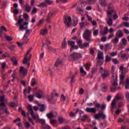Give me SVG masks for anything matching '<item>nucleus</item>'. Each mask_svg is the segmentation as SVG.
I'll list each match as a JSON object with an SVG mask.
<instances>
[{
	"label": "nucleus",
	"mask_w": 129,
	"mask_h": 129,
	"mask_svg": "<svg viewBox=\"0 0 129 129\" xmlns=\"http://www.w3.org/2000/svg\"><path fill=\"white\" fill-rule=\"evenodd\" d=\"M123 25L124 27H126V28H129V22H123Z\"/></svg>",
	"instance_id": "0e129e2a"
},
{
	"label": "nucleus",
	"mask_w": 129,
	"mask_h": 129,
	"mask_svg": "<svg viewBox=\"0 0 129 129\" xmlns=\"http://www.w3.org/2000/svg\"><path fill=\"white\" fill-rule=\"evenodd\" d=\"M44 21H45V19H42L40 20L38 22V23L36 24V26L37 27H40V26H41V25H42V24H43V23H44Z\"/></svg>",
	"instance_id": "72a5a7b5"
},
{
	"label": "nucleus",
	"mask_w": 129,
	"mask_h": 129,
	"mask_svg": "<svg viewBox=\"0 0 129 129\" xmlns=\"http://www.w3.org/2000/svg\"><path fill=\"white\" fill-rule=\"evenodd\" d=\"M117 87H111L110 88V91L111 92H114V91H117Z\"/></svg>",
	"instance_id": "c03bdc74"
},
{
	"label": "nucleus",
	"mask_w": 129,
	"mask_h": 129,
	"mask_svg": "<svg viewBox=\"0 0 129 129\" xmlns=\"http://www.w3.org/2000/svg\"><path fill=\"white\" fill-rule=\"evenodd\" d=\"M93 104L95 105V107L90 108L87 107L85 109L86 112H90L91 113H96V111L99 110V108H101V110H104L106 108V105L103 104L102 105L98 103L97 101H94Z\"/></svg>",
	"instance_id": "f257e3e1"
},
{
	"label": "nucleus",
	"mask_w": 129,
	"mask_h": 129,
	"mask_svg": "<svg viewBox=\"0 0 129 129\" xmlns=\"http://www.w3.org/2000/svg\"><path fill=\"white\" fill-rule=\"evenodd\" d=\"M112 75V76L111 78V81H117V75L113 74Z\"/></svg>",
	"instance_id": "4be33fe9"
},
{
	"label": "nucleus",
	"mask_w": 129,
	"mask_h": 129,
	"mask_svg": "<svg viewBox=\"0 0 129 129\" xmlns=\"http://www.w3.org/2000/svg\"><path fill=\"white\" fill-rule=\"evenodd\" d=\"M112 86H117V81H111Z\"/></svg>",
	"instance_id": "09e8293b"
},
{
	"label": "nucleus",
	"mask_w": 129,
	"mask_h": 129,
	"mask_svg": "<svg viewBox=\"0 0 129 129\" xmlns=\"http://www.w3.org/2000/svg\"><path fill=\"white\" fill-rule=\"evenodd\" d=\"M29 36H30V34L28 32H27V33H25V34H24L23 37V44L28 43V42H29V39L28 38L29 37Z\"/></svg>",
	"instance_id": "1a4fd4ad"
},
{
	"label": "nucleus",
	"mask_w": 129,
	"mask_h": 129,
	"mask_svg": "<svg viewBox=\"0 0 129 129\" xmlns=\"http://www.w3.org/2000/svg\"><path fill=\"white\" fill-rule=\"evenodd\" d=\"M122 52H123L122 50L120 51V52L118 54V57H120L122 59H125L126 58V54H123Z\"/></svg>",
	"instance_id": "aec40b11"
},
{
	"label": "nucleus",
	"mask_w": 129,
	"mask_h": 129,
	"mask_svg": "<svg viewBox=\"0 0 129 129\" xmlns=\"http://www.w3.org/2000/svg\"><path fill=\"white\" fill-rule=\"evenodd\" d=\"M28 98L30 102H32L33 100H34V95H30L28 96Z\"/></svg>",
	"instance_id": "e433bc0d"
},
{
	"label": "nucleus",
	"mask_w": 129,
	"mask_h": 129,
	"mask_svg": "<svg viewBox=\"0 0 129 129\" xmlns=\"http://www.w3.org/2000/svg\"><path fill=\"white\" fill-rule=\"evenodd\" d=\"M80 73L83 75V76H85L86 75V72L85 71L83 67L80 68Z\"/></svg>",
	"instance_id": "c9c22d12"
},
{
	"label": "nucleus",
	"mask_w": 129,
	"mask_h": 129,
	"mask_svg": "<svg viewBox=\"0 0 129 129\" xmlns=\"http://www.w3.org/2000/svg\"><path fill=\"white\" fill-rule=\"evenodd\" d=\"M77 13H78V14H80V15H81V14H83V9H82L81 7L78 6L77 7Z\"/></svg>",
	"instance_id": "a878e982"
},
{
	"label": "nucleus",
	"mask_w": 129,
	"mask_h": 129,
	"mask_svg": "<svg viewBox=\"0 0 129 129\" xmlns=\"http://www.w3.org/2000/svg\"><path fill=\"white\" fill-rule=\"evenodd\" d=\"M2 57H3V58H10V54L7 52H5L4 54L2 55Z\"/></svg>",
	"instance_id": "ea45409f"
},
{
	"label": "nucleus",
	"mask_w": 129,
	"mask_h": 129,
	"mask_svg": "<svg viewBox=\"0 0 129 129\" xmlns=\"http://www.w3.org/2000/svg\"><path fill=\"white\" fill-rule=\"evenodd\" d=\"M95 119H99V118H102V119H105L106 118V115L102 111H99L97 114H96L94 115Z\"/></svg>",
	"instance_id": "39448f33"
},
{
	"label": "nucleus",
	"mask_w": 129,
	"mask_h": 129,
	"mask_svg": "<svg viewBox=\"0 0 129 129\" xmlns=\"http://www.w3.org/2000/svg\"><path fill=\"white\" fill-rule=\"evenodd\" d=\"M5 38L7 40V41H13V37L11 36H5Z\"/></svg>",
	"instance_id": "5fc2aeb1"
},
{
	"label": "nucleus",
	"mask_w": 129,
	"mask_h": 129,
	"mask_svg": "<svg viewBox=\"0 0 129 129\" xmlns=\"http://www.w3.org/2000/svg\"><path fill=\"white\" fill-rule=\"evenodd\" d=\"M11 61L14 66H18V60L16 59V57L15 56L11 58Z\"/></svg>",
	"instance_id": "6ab92c4d"
},
{
	"label": "nucleus",
	"mask_w": 129,
	"mask_h": 129,
	"mask_svg": "<svg viewBox=\"0 0 129 129\" xmlns=\"http://www.w3.org/2000/svg\"><path fill=\"white\" fill-rule=\"evenodd\" d=\"M51 44V41L49 40L48 39L45 40V43L44 42H43L42 43V47H44V45H50Z\"/></svg>",
	"instance_id": "473e14b6"
},
{
	"label": "nucleus",
	"mask_w": 129,
	"mask_h": 129,
	"mask_svg": "<svg viewBox=\"0 0 129 129\" xmlns=\"http://www.w3.org/2000/svg\"><path fill=\"white\" fill-rule=\"evenodd\" d=\"M119 70L122 71V73H126L128 72V69L127 68L123 67V64H121V66L119 68Z\"/></svg>",
	"instance_id": "dca6fc26"
},
{
	"label": "nucleus",
	"mask_w": 129,
	"mask_h": 129,
	"mask_svg": "<svg viewBox=\"0 0 129 129\" xmlns=\"http://www.w3.org/2000/svg\"><path fill=\"white\" fill-rule=\"evenodd\" d=\"M47 50H48L49 52H53L54 53H56V49H54L51 46H47Z\"/></svg>",
	"instance_id": "c85d7f7f"
},
{
	"label": "nucleus",
	"mask_w": 129,
	"mask_h": 129,
	"mask_svg": "<svg viewBox=\"0 0 129 129\" xmlns=\"http://www.w3.org/2000/svg\"><path fill=\"white\" fill-rule=\"evenodd\" d=\"M58 120L60 123H63V122L64 121V118H63L62 117H58Z\"/></svg>",
	"instance_id": "603ef678"
},
{
	"label": "nucleus",
	"mask_w": 129,
	"mask_h": 129,
	"mask_svg": "<svg viewBox=\"0 0 129 129\" xmlns=\"http://www.w3.org/2000/svg\"><path fill=\"white\" fill-rule=\"evenodd\" d=\"M80 26L81 29H83V28L85 27V24L84 22L80 23Z\"/></svg>",
	"instance_id": "13d9d810"
},
{
	"label": "nucleus",
	"mask_w": 129,
	"mask_h": 129,
	"mask_svg": "<svg viewBox=\"0 0 129 129\" xmlns=\"http://www.w3.org/2000/svg\"><path fill=\"white\" fill-rule=\"evenodd\" d=\"M29 52H28L27 51V53L25 55L24 59L23 60V64H27L28 65L27 68H29L30 67V63L28 62V57H27V56L29 55Z\"/></svg>",
	"instance_id": "f8f14e48"
},
{
	"label": "nucleus",
	"mask_w": 129,
	"mask_h": 129,
	"mask_svg": "<svg viewBox=\"0 0 129 129\" xmlns=\"http://www.w3.org/2000/svg\"><path fill=\"white\" fill-rule=\"evenodd\" d=\"M27 109L29 111L31 115L32 116V118H36V116L34 114V111H33V108H32V105H29L27 107Z\"/></svg>",
	"instance_id": "9b49d317"
},
{
	"label": "nucleus",
	"mask_w": 129,
	"mask_h": 129,
	"mask_svg": "<svg viewBox=\"0 0 129 129\" xmlns=\"http://www.w3.org/2000/svg\"><path fill=\"white\" fill-rule=\"evenodd\" d=\"M116 55H117V51L112 52L111 53H110V55L111 57H114V56H116Z\"/></svg>",
	"instance_id": "6e6d98bb"
},
{
	"label": "nucleus",
	"mask_w": 129,
	"mask_h": 129,
	"mask_svg": "<svg viewBox=\"0 0 129 129\" xmlns=\"http://www.w3.org/2000/svg\"><path fill=\"white\" fill-rule=\"evenodd\" d=\"M13 13L14 14V15H18V14H19V10L18 9H15L13 11Z\"/></svg>",
	"instance_id": "69168bd1"
},
{
	"label": "nucleus",
	"mask_w": 129,
	"mask_h": 129,
	"mask_svg": "<svg viewBox=\"0 0 129 129\" xmlns=\"http://www.w3.org/2000/svg\"><path fill=\"white\" fill-rule=\"evenodd\" d=\"M97 64H98V65H99L100 66H101L103 64V60H98L97 62Z\"/></svg>",
	"instance_id": "bf43d9fd"
},
{
	"label": "nucleus",
	"mask_w": 129,
	"mask_h": 129,
	"mask_svg": "<svg viewBox=\"0 0 129 129\" xmlns=\"http://www.w3.org/2000/svg\"><path fill=\"white\" fill-rule=\"evenodd\" d=\"M46 34H48V29H42L40 31V35L42 36H45Z\"/></svg>",
	"instance_id": "393cba45"
},
{
	"label": "nucleus",
	"mask_w": 129,
	"mask_h": 129,
	"mask_svg": "<svg viewBox=\"0 0 129 129\" xmlns=\"http://www.w3.org/2000/svg\"><path fill=\"white\" fill-rule=\"evenodd\" d=\"M87 47H89V44L87 43V42H84L83 45H80L81 49H83V48H86Z\"/></svg>",
	"instance_id": "2f4dec72"
},
{
	"label": "nucleus",
	"mask_w": 129,
	"mask_h": 129,
	"mask_svg": "<svg viewBox=\"0 0 129 129\" xmlns=\"http://www.w3.org/2000/svg\"><path fill=\"white\" fill-rule=\"evenodd\" d=\"M83 93H84V90L83 89V88H81L79 90V94H81V95H82Z\"/></svg>",
	"instance_id": "680f3d73"
},
{
	"label": "nucleus",
	"mask_w": 129,
	"mask_h": 129,
	"mask_svg": "<svg viewBox=\"0 0 129 129\" xmlns=\"http://www.w3.org/2000/svg\"><path fill=\"white\" fill-rule=\"evenodd\" d=\"M68 43L69 45H70L72 47H73L74 45H75V42L74 41H68Z\"/></svg>",
	"instance_id": "49530a36"
},
{
	"label": "nucleus",
	"mask_w": 129,
	"mask_h": 129,
	"mask_svg": "<svg viewBox=\"0 0 129 129\" xmlns=\"http://www.w3.org/2000/svg\"><path fill=\"white\" fill-rule=\"evenodd\" d=\"M39 106H41V108L39 109L41 112H44L45 111V105L44 104H41L38 103Z\"/></svg>",
	"instance_id": "cd10ccee"
},
{
	"label": "nucleus",
	"mask_w": 129,
	"mask_h": 129,
	"mask_svg": "<svg viewBox=\"0 0 129 129\" xmlns=\"http://www.w3.org/2000/svg\"><path fill=\"white\" fill-rule=\"evenodd\" d=\"M119 100V99H120V98L119 97V96H116L115 98L113 100L112 103H111V109H113L114 108H115V100Z\"/></svg>",
	"instance_id": "9d476101"
},
{
	"label": "nucleus",
	"mask_w": 129,
	"mask_h": 129,
	"mask_svg": "<svg viewBox=\"0 0 129 129\" xmlns=\"http://www.w3.org/2000/svg\"><path fill=\"white\" fill-rule=\"evenodd\" d=\"M72 47V48H71V52H72L73 49L78 50V46L75 45V44Z\"/></svg>",
	"instance_id": "de8ad7c7"
},
{
	"label": "nucleus",
	"mask_w": 129,
	"mask_h": 129,
	"mask_svg": "<svg viewBox=\"0 0 129 129\" xmlns=\"http://www.w3.org/2000/svg\"><path fill=\"white\" fill-rule=\"evenodd\" d=\"M24 9L25 12H27V13H30V12H31V10H32V7L29 6L28 4H26L24 6Z\"/></svg>",
	"instance_id": "2eb2a0df"
},
{
	"label": "nucleus",
	"mask_w": 129,
	"mask_h": 129,
	"mask_svg": "<svg viewBox=\"0 0 129 129\" xmlns=\"http://www.w3.org/2000/svg\"><path fill=\"white\" fill-rule=\"evenodd\" d=\"M55 15H56V13H55V12L50 11L46 16V21L47 23H51V20H50V19L51 18H52L53 16H54Z\"/></svg>",
	"instance_id": "423d86ee"
},
{
	"label": "nucleus",
	"mask_w": 129,
	"mask_h": 129,
	"mask_svg": "<svg viewBox=\"0 0 129 129\" xmlns=\"http://www.w3.org/2000/svg\"><path fill=\"white\" fill-rule=\"evenodd\" d=\"M77 43L78 44V45H79V48H80V46H82V40H78L77 41Z\"/></svg>",
	"instance_id": "8fccbe9b"
},
{
	"label": "nucleus",
	"mask_w": 129,
	"mask_h": 129,
	"mask_svg": "<svg viewBox=\"0 0 129 129\" xmlns=\"http://www.w3.org/2000/svg\"><path fill=\"white\" fill-rule=\"evenodd\" d=\"M71 21H72L71 17L69 16L68 17H64V23L65 24L66 26H67L69 28H70V26H71V24H70V23H71Z\"/></svg>",
	"instance_id": "0eeeda50"
},
{
	"label": "nucleus",
	"mask_w": 129,
	"mask_h": 129,
	"mask_svg": "<svg viewBox=\"0 0 129 129\" xmlns=\"http://www.w3.org/2000/svg\"><path fill=\"white\" fill-rule=\"evenodd\" d=\"M111 60V57L108 56V55H106L105 56V63H107V62H109V61Z\"/></svg>",
	"instance_id": "58836bf2"
},
{
	"label": "nucleus",
	"mask_w": 129,
	"mask_h": 129,
	"mask_svg": "<svg viewBox=\"0 0 129 129\" xmlns=\"http://www.w3.org/2000/svg\"><path fill=\"white\" fill-rule=\"evenodd\" d=\"M37 12L38 9H37L36 8H34L31 11V14L32 15H33V14H36Z\"/></svg>",
	"instance_id": "a18cd8bd"
},
{
	"label": "nucleus",
	"mask_w": 129,
	"mask_h": 129,
	"mask_svg": "<svg viewBox=\"0 0 129 129\" xmlns=\"http://www.w3.org/2000/svg\"><path fill=\"white\" fill-rule=\"evenodd\" d=\"M42 128L44 129H51V127L48 125H43Z\"/></svg>",
	"instance_id": "4d7b16f0"
},
{
	"label": "nucleus",
	"mask_w": 129,
	"mask_h": 129,
	"mask_svg": "<svg viewBox=\"0 0 129 129\" xmlns=\"http://www.w3.org/2000/svg\"><path fill=\"white\" fill-rule=\"evenodd\" d=\"M94 36H97L98 35V30L97 29L93 32Z\"/></svg>",
	"instance_id": "774afa93"
},
{
	"label": "nucleus",
	"mask_w": 129,
	"mask_h": 129,
	"mask_svg": "<svg viewBox=\"0 0 129 129\" xmlns=\"http://www.w3.org/2000/svg\"><path fill=\"white\" fill-rule=\"evenodd\" d=\"M102 55H103V53H101V52L98 53L97 59V60H103L104 58H103V56H102Z\"/></svg>",
	"instance_id": "5701e85b"
},
{
	"label": "nucleus",
	"mask_w": 129,
	"mask_h": 129,
	"mask_svg": "<svg viewBox=\"0 0 129 129\" xmlns=\"http://www.w3.org/2000/svg\"><path fill=\"white\" fill-rule=\"evenodd\" d=\"M44 94V93L41 90H38V91L35 93V96L39 99L42 98V95Z\"/></svg>",
	"instance_id": "4468645a"
},
{
	"label": "nucleus",
	"mask_w": 129,
	"mask_h": 129,
	"mask_svg": "<svg viewBox=\"0 0 129 129\" xmlns=\"http://www.w3.org/2000/svg\"><path fill=\"white\" fill-rule=\"evenodd\" d=\"M34 119H35V120L36 121V122H39V123H40L41 124H42L43 125H45V123H46V120H45V119H40V118H36L35 116V118H33Z\"/></svg>",
	"instance_id": "ddd939ff"
},
{
	"label": "nucleus",
	"mask_w": 129,
	"mask_h": 129,
	"mask_svg": "<svg viewBox=\"0 0 129 129\" xmlns=\"http://www.w3.org/2000/svg\"><path fill=\"white\" fill-rule=\"evenodd\" d=\"M116 35H117V38H121V37H123V33H122V31L120 30L117 31Z\"/></svg>",
	"instance_id": "412c9836"
},
{
	"label": "nucleus",
	"mask_w": 129,
	"mask_h": 129,
	"mask_svg": "<svg viewBox=\"0 0 129 129\" xmlns=\"http://www.w3.org/2000/svg\"><path fill=\"white\" fill-rule=\"evenodd\" d=\"M24 30H26L25 33H27L28 32V34H30L31 33H32V32L33 31L32 29H28V27H24Z\"/></svg>",
	"instance_id": "a19ab883"
},
{
	"label": "nucleus",
	"mask_w": 129,
	"mask_h": 129,
	"mask_svg": "<svg viewBox=\"0 0 129 129\" xmlns=\"http://www.w3.org/2000/svg\"><path fill=\"white\" fill-rule=\"evenodd\" d=\"M79 58H81V54L77 52H74L69 56V61H75V60H77Z\"/></svg>",
	"instance_id": "f03ea898"
},
{
	"label": "nucleus",
	"mask_w": 129,
	"mask_h": 129,
	"mask_svg": "<svg viewBox=\"0 0 129 129\" xmlns=\"http://www.w3.org/2000/svg\"><path fill=\"white\" fill-rule=\"evenodd\" d=\"M104 33H105V35H107V34L108 33V28H107V26L104 27Z\"/></svg>",
	"instance_id": "e2e57ef3"
},
{
	"label": "nucleus",
	"mask_w": 129,
	"mask_h": 129,
	"mask_svg": "<svg viewBox=\"0 0 129 129\" xmlns=\"http://www.w3.org/2000/svg\"><path fill=\"white\" fill-rule=\"evenodd\" d=\"M84 67H85L87 71H89V69H90V67H91V64L90 63H87L84 64Z\"/></svg>",
	"instance_id": "bb28decb"
},
{
	"label": "nucleus",
	"mask_w": 129,
	"mask_h": 129,
	"mask_svg": "<svg viewBox=\"0 0 129 129\" xmlns=\"http://www.w3.org/2000/svg\"><path fill=\"white\" fill-rule=\"evenodd\" d=\"M87 118H88V116L87 115H83L82 118H81L82 121H85Z\"/></svg>",
	"instance_id": "3c124183"
},
{
	"label": "nucleus",
	"mask_w": 129,
	"mask_h": 129,
	"mask_svg": "<svg viewBox=\"0 0 129 129\" xmlns=\"http://www.w3.org/2000/svg\"><path fill=\"white\" fill-rule=\"evenodd\" d=\"M108 26H112V19L111 18H109V20L107 21Z\"/></svg>",
	"instance_id": "79ce46f5"
},
{
	"label": "nucleus",
	"mask_w": 129,
	"mask_h": 129,
	"mask_svg": "<svg viewBox=\"0 0 129 129\" xmlns=\"http://www.w3.org/2000/svg\"><path fill=\"white\" fill-rule=\"evenodd\" d=\"M46 116L49 119L53 118V117H54V114H53V112L51 111L46 114Z\"/></svg>",
	"instance_id": "c756f323"
},
{
	"label": "nucleus",
	"mask_w": 129,
	"mask_h": 129,
	"mask_svg": "<svg viewBox=\"0 0 129 129\" xmlns=\"http://www.w3.org/2000/svg\"><path fill=\"white\" fill-rule=\"evenodd\" d=\"M38 7H39L40 8H44V7H47V5L46 3H41L38 5Z\"/></svg>",
	"instance_id": "864d4df0"
},
{
	"label": "nucleus",
	"mask_w": 129,
	"mask_h": 129,
	"mask_svg": "<svg viewBox=\"0 0 129 129\" xmlns=\"http://www.w3.org/2000/svg\"><path fill=\"white\" fill-rule=\"evenodd\" d=\"M19 72L22 74L23 77H25V76H27V74L28 73V68L26 69L24 67L21 66L20 67Z\"/></svg>",
	"instance_id": "6e6552de"
},
{
	"label": "nucleus",
	"mask_w": 129,
	"mask_h": 129,
	"mask_svg": "<svg viewBox=\"0 0 129 129\" xmlns=\"http://www.w3.org/2000/svg\"><path fill=\"white\" fill-rule=\"evenodd\" d=\"M121 41L123 45L125 46V45H126V43H127V40H126V39H125V38H123L122 39Z\"/></svg>",
	"instance_id": "37998d69"
},
{
	"label": "nucleus",
	"mask_w": 129,
	"mask_h": 129,
	"mask_svg": "<svg viewBox=\"0 0 129 129\" xmlns=\"http://www.w3.org/2000/svg\"><path fill=\"white\" fill-rule=\"evenodd\" d=\"M6 65H7V63H6V62H4L3 63H2L1 64L2 69H5V68H6Z\"/></svg>",
	"instance_id": "338daca9"
},
{
	"label": "nucleus",
	"mask_w": 129,
	"mask_h": 129,
	"mask_svg": "<svg viewBox=\"0 0 129 129\" xmlns=\"http://www.w3.org/2000/svg\"><path fill=\"white\" fill-rule=\"evenodd\" d=\"M112 61L113 64H119V61L117 60V58H112Z\"/></svg>",
	"instance_id": "4c0bfd02"
},
{
	"label": "nucleus",
	"mask_w": 129,
	"mask_h": 129,
	"mask_svg": "<svg viewBox=\"0 0 129 129\" xmlns=\"http://www.w3.org/2000/svg\"><path fill=\"white\" fill-rule=\"evenodd\" d=\"M102 85H103V86L102 87V91H103V92L106 91V89H107V87H106V85L105 84V83H102Z\"/></svg>",
	"instance_id": "7c9ffc66"
},
{
	"label": "nucleus",
	"mask_w": 129,
	"mask_h": 129,
	"mask_svg": "<svg viewBox=\"0 0 129 129\" xmlns=\"http://www.w3.org/2000/svg\"><path fill=\"white\" fill-rule=\"evenodd\" d=\"M7 5H8V1H4L2 3V7L1 9H6L7 8Z\"/></svg>",
	"instance_id": "f704fd0d"
},
{
	"label": "nucleus",
	"mask_w": 129,
	"mask_h": 129,
	"mask_svg": "<svg viewBox=\"0 0 129 129\" xmlns=\"http://www.w3.org/2000/svg\"><path fill=\"white\" fill-rule=\"evenodd\" d=\"M62 63H63V61H62V60L57 59V60H56V61H55V62L54 63V67L57 68V67H59V66H60V65H61V64H62Z\"/></svg>",
	"instance_id": "f3484780"
},
{
	"label": "nucleus",
	"mask_w": 129,
	"mask_h": 129,
	"mask_svg": "<svg viewBox=\"0 0 129 129\" xmlns=\"http://www.w3.org/2000/svg\"><path fill=\"white\" fill-rule=\"evenodd\" d=\"M67 47V42H66V37L63 39L61 43L62 49H66Z\"/></svg>",
	"instance_id": "a211bd4d"
},
{
	"label": "nucleus",
	"mask_w": 129,
	"mask_h": 129,
	"mask_svg": "<svg viewBox=\"0 0 129 129\" xmlns=\"http://www.w3.org/2000/svg\"><path fill=\"white\" fill-rule=\"evenodd\" d=\"M83 37L86 41H91V31L88 29L86 30L83 34Z\"/></svg>",
	"instance_id": "7ed1b4c3"
},
{
	"label": "nucleus",
	"mask_w": 129,
	"mask_h": 129,
	"mask_svg": "<svg viewBox=\"0 0 129 129\" xmlns=\"http://www.w3.org/2000/svg\"><path fill=\"white\" fill-rule=\"evenodd\" d=\"M45 3L47 5H52L53 4V1H51V0H45Z\"/></svg>",
	"instance_id": "052dcab7"
},
{
	"label": "nucleus",
	"mask_w": 129,
	"mask_h": 129,
	"mask_svg": "<svg viewBox=\"0 0 129 129\" xmlns=\"http://www.w3.org/2000/svg\"><path fill=\"white\" fill-rule=\"evenodd\" d=\"M99 3L102 7H106V6H107V3H106V0H99Z\"/></svg>",
	"instance_id": "b1692460"
},
{
	"label": "nucleus",
	"mask_w": 129,
	"mask_h": 129,
	"mask_svg": "<svg viewBox=\"0 0 129 129\" xmlns=\"http://www.w3.org/2000/svg\"><path fill=\"white\" fill-rule=\"evenodd\" d=\"M100 73L101 74V76L103 80H105L107 77H109V71L107 70L100 71Z\"/></svg>",
	"instance_id": "20e7f679"
}]
</instances>
